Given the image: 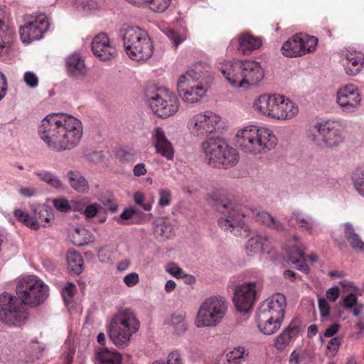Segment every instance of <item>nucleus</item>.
<instances>
[{
  "label": "nucleus",
  "mask_w": 364,
  "mask_h": 364,
  "mask_svg": "<svg viewBox=\"0 0 364 364\" xmlns=\"http://www.w3.org/2000/svg\"><path fill=\"white\" fill-rule=\"evenodd\" d=\"M146 101L155 114L161 118L174 115L178 110L176 95L166 90H150L146 92Z\"/></svg>",
  "instance_id": "nucleus-8"
},
{
  "label": "nucleus",
  "mask_w": 364,
  "mask_h": 364,
  "mask_svg": "<svg viewBox=\"0 0 364 364\" xmlns=\"http://www.w3.org/2000/svg\"><path fill=\"white\" fill-rule=\"evenodd\" d=\"M166 364H183L182 354L178 350H171L167 355Z\"/></svg>",
  "instance_id": "nucleus-53"
},
{
  "label": "nucleus",
  "mask_w": 364,
  "mask_h": 364,
  "mask_svg": "<svg viewBox=\"0 0 364 364\" xmlns=\"http://www.w3.org/2000/svg\"><path fill=\"white\" fill-rule=\"evenodd\" d=\"M75 286L72 282L67 283L66 286L62 289V295L66 304H69L74 294Z\"/></svg>",
  "instance_id": "nucleus-55"
},
{
  "label": "nucleus",
  "mask_w": 364,
  "mask_h": 364,
  "mask_svg": "<svg viewBox=\"0 0 364 364\" xmlns=\"http://www.w3.org/2000/svg\"><path fill=\"white\" fill-rule=\"evenodd\" d=\"M206 200L215 206L218 212L221 214L218 223L222 230L237 235L235 230L244 228L243 219L245 214L242 210L241 205L231 200H223L218 191L208 193Z\"/></svg>",
  "instance_id": "nucleus-6"
},
{
  "label": "nucleus",
  "mask_w": 364,
  "mask_h": 364,
  "mask_svg": "<svg viewBox=\"0 0 364 364\" xmlns=\"http://www.w3.org/2000/svg\"><path fill=\"white\" fill-rule=\"evenodd\" d=\"M154 234L160 240L170 238L173 235V228L166 218L157 220L154 226Z\"/></svg>",
  "instance_id": "nucleus-42"
},
{
  "label": "nucleus",
  "mask_w": 364,
  "mask_h": 364,
  "mask_svg": "<svg viewBox=\"0 0 364 364\" xmlns=\"http://www.w3.org/2000/svg\"><path fill=\"white\" fill-rule=\"evenodd\" d=\"M23 81L30 88H36L38 85V78L37 75L31 71H27L24 73Z\"/></svg>",
  "instance_id": "nucleus-56"
},
{
  "label": "nucleus",
  "mask_w": 364,
  "mask_h": 364,
  "mask_svg": "<svg viewBox=\"0 0 364 364\" xmlns=\"http://www.w3.org/2000/svg\"><path fill=\"white\" fill-rule=\"evenodd\" d=\"M36 175L43 181L48 183L54 188H60L63 186L60 179L52 172L41 171L36 173Z\"/></svg>",
  "instance_id": "nucleus-49"
},
{
  "label": "nucleus",
  "mask_w": 364,
  "mask_h": 364,
  "mask_svg": "<svg viewBox=\"0 0 364 364\" xmlns=\"http://www.w3.org/2000/svg\"><path fill=\"white\" fill-rule=\"evenodd\" d=\"M340 328L341 325L338 323H334L326 329L323 336L326 338L332 337L338 332Z\"/></svg>",
  "instance_id": "nucleus-64"
},
{
  "label": "nucleus",
  "mask_w": 364,
  "mask_h": 364,
  "mask_svg": "<svg viewBox=\"0 0 364 364\" xmlns=\"http://www.w3.org/2000/svg\"><path fill=\"white\" fill-rule=\"evenodd\" d=\"M68 269L75 274H80L84 269L83 259L77 252L70 250L67 254Z\"/></svg>",
  "instance_id": "nucleus-40"
},
{
  "label": "nucleus",
  "mask_w": 364,
  "mask_h": 364,
  "mask_svg": "<svg viewBox=\"0 0 364 364\" xmlns=\"http://www.w3.org/2000/svg\"><path fill=\"white\" fill-rule=\"evenodd\" d=\"M48 29L49 22L45 14L26 16L24 24L19 28L21 40L26 44L40 40Z\"/></svg>",
  "instance_id": "nucleus-12"
},
{
  "label": "nucleus",
  "mask_w": 364,
  "mask_h": 364,
  "mask_svg": "<svg viewBox=\"0 0 364 364\" xmlns=\"http://www.w3.org/2000/svg\"><path fill=\"white\" fill-rule=\"evenodd\" d=\"M68 176L70 186L77 192L85 193L88 191V183L83 176L71 171L68 173Z\"/></svg>",
  "instance_id": "nucleus-43"
},
{
  "label": "nucleus",
  "mask_w": 364,
  "mask_h": 364,
  "mask_svg": "<svg viewBox=\"0 0 364 364\" xmlns=\"http://www.w3.org/2000/svg\"><path fill=\"white\" fill-rule=\"evenodd\" d=\"M225 141L221 139H208L202 144V150L208 163L218 167Z\"/></svg>",
  "instance_id": "nucleus-22"
},
{
  "label": "nucleus",
  "mask_w": 364,
  "mask_h": 364,
  "mask_svg": "<svg viewBox=\"0 0 364 364\" xmlns=\"http://www.w3.org/2000/svg\"><path fill=\"white\" fill-rule=\"evenodd\" d=\"M262 41L259 37L254 36L249 33H242L238 37V50L243 53L259 48Z\"/></svg>",
  "instance_id": "nucleus-31"
},
{
  "label": "nucleus",
  "mask_w": 364,
  "mask_h": 364,
  "mask_svg": "<svg viewBox=\"0 0 364 364\" xmlns=\"http://www.w3.org/2000/svg\"><path fill=\"white\" fill-rule=\"evenodd\" d=\"M68 75L76 81H83L87 76V68L82 56L78 53L68 55L65 58Z\"/></svg>",
  "instance_id": "nucleus-20"
},
{
  "label": "nucleus",
  "mask_w": 364,
  "mask_h": 364,
  "mask_svg": "<svg viewBox=\"0 0 364 364\" xmlns=\"http://www.w3.org/2000/svg\"><path fill=\"white\" fill-rule=\"evenodd\" d=\"M55 208L62 213H67L71 210L79 211L83 208V205L76 200L69 202L65 197L60 196L51 200Z\"/></svg>",
  "instance_id": "nucleus-38"
},
{
  "label": "nucleus",
  "mask_w": 364,
  "mask_h": 364,
  "mask_svg": "<svg viewBox=\"0 0 364 364\" xmlns=\"http://www.w3.org/2000/svg\"><path fill=\"white\" fill-rule=\"evenodd\" d=\"M136 6H146L154 13H163L171 5L172 0H127Z\"/></svg>",
  "instance_id": "nucleus-34"
},
{
  "label": "nucleus",
  "mask_w": 364,
  "mask_h": 364,
  "mask_svg": "<svg viewBox=\"0 0 364 364\" xmlns=\"http://www.w3.org/2000/svg\"><path fill=\"white\" fill-rule=\"evenodd\" d=\"M221 152L218 166H223L225 168L232 167L238 162L239 154L237 150L230 146L226 141L224 142Z\"/></svg>",
  "instance_id": "nucleus-35"
},
{
  "label": "nucleus",
  "mask_w": 364,
  "mask_h": 364,
  "mask_svg": "<svg viewBox=\"0 0 364 364\" xmlns=\"http://www.w3.org/2000/svg\"><path fill=\"white\" fill-rule=\"evenodd\" d=\"M271 119L286 121L295 117L299 113L297 105L288 97L278 93Z\"/></svg>",
  "instance_id": "nucleus-16"
},
{
  "label": "nucleus",
  "mask_w": 364,
  "mask_h": 364,
  "mask_svg": "<svg viewBox=\"0 0 364 364\" xmlns=\"http://www.w3.org/2000/svg\"><path fill=\"white\" fill-rule=\"evenodd\" d=\"M277 95H278V93H264L259 95L253 102L254 109L257 113L271 118L274 108Z\"/></svg>",
  "instance_id": "nucleus-27"
},
{
  "label": "nucleus",
  "mask_w": 364,
  "mask_h": 364,
  "mask_svg": "<svg viewBox=\"0 0 364 364\" xmlns=\"http://www.w3.org/2000/svg\"><path fill=\"white\" fill-rule=\"evenodd\" d=\"M285 306L286 297L283 294L277 293L267 298L261 305L258 312L283 321Z\"/></svg>",
  "instance_id": "nucleus-18"
},
{
  "label": "nucleus",
  "mask_w": 364,
  "mask_h": 364,
  "mask_svg": "<svg viewBox=\"0 0 364 364\" xmlns=\"http://www.w3.org/2000/svg\"><path fill=\"white\" fill-rule=\"evenodd\" d=\"M254 216L258 222L275 230H282L283 225L277 218H274L270 213L264 210H258L253 212Z\"/></svg>",
  "instance_id": "nucleus-41"
},
{
  "label": "nucleus",
  "mask_w": 364,
  "mask_h": 364,
  "mask_svg": "<svg viewBox=\"0 0 364 364\" xmlns=\"http://www.w3.org/2000/svg\"><path fill=\"white\" fill-rule=\"evenodd\" d=\"M69 237L76 246H84L92 242L93 235L83 227H73L69 230Z\"/></svg>",
  "instance_id": "nucleus-32"
},
{
  "label": "nucleus",
  "mask_w": 364,
  "mask_h": 364,
  "mask_svg": "<svg viewBox=\"0 0 364 364\" xmlns=\"http://www.w3.org/2000/svg\"><path fill=\"white\" fill-rule=\"evenodd\" d=\"M259 287L257 282H245L236 286L233 293L232 302L235 309L241 313L250 311L255 306Z\"/></svg>",
  "instance_id": "nucleus-13"
},
{
  "label": "nucleus",
  "mask_w": 364,
  "mask_h": 364,
  "mask_svg": "<svg viewBox=\"0 0 364 364\" xmlns=\"http://www.w3.org/2000/svg\"><path fill=\"white\" fill-rule=\"evenodd\" d=\"M340 294V289L338 287H333L328 289L326 291V298L332 301L335 302L338 298Z\"/></svg>",
  "instance_id": "nucleus-63"
},
{
  "label": "nucleus",
  "mask_w": 364,
  "mask_h": 364,
  "mask_svg": "<svg viewBox=\"0 0 364 364\" xmlns=\"http://www.w3.org/2000/svg\"><path fill=\"white\" fill-rule=\"evenodd\" d=\"M199 75L193 70L181 75L177 81V92L181 100L187 104L200 102L205 95L207 89L198 82Z\"/></svg>",
  "instance_id": "nucleus-9"
},
{
  "label": "nucleus",
  "mask_w": 364,
  "mask_h": 364,
  "mask_svg": "<svg viewBox=\"0 0 364 364\" xmlns=\"http://www.w3.org/2000/svg\"><path fill=\"white\" fill-rule=\"evenodd\" d=\"M341 346V339L338 337L332 338L328 343L327 350L331 356H335Z\"/></svg>",
  "instance_id": "nucleus-57"
},
{
  "label": "nucleus",
  "mask_w": 364,
  "mask_h": 364,
  "mask_svg": "<svg viewBox=\"0 0 364 364\" xmlns=\"http://www.w3.org/2000/svg\"><path fill=\"white\" fill-rule=\"evenodd\" d=\"M96 364H121L122 355L117 351L107 348H100L95 353Z\"/></svg>",
  "instance_id": "nucleus-36"
},
{
  "label": "nucleus",
  "mask_w": 364,
  "mask_h": 364,
  "mask_svg": "<svg viewBox=\"0 0 364 364\" xmlns=\"http://www.w3.org/2000/svg\"><path fill=\"white\" fill-rule=\"evenodd\" d=\"M336 97L338 105L346 112H354L361 102L358 89L353 85L341 87L337 91Z\"/></svg>",
  "instance_id": "nucleus-15"
},
{
  "label": "nucleus",
  "mask_w": 364,
  "mask_h": 364,
  "mask_svg": "<svg viewBox=\"0 0 364 364\" xmlns=\"http://www.w3.org/2000/svg\"><path fill=\"white\" fill-rule=\"evenodd\" d=\"M12 31L5 21L3 12L0 10V58L6 60L11 53L10 39Z\"/></svg>",
  "instance_id": "nucleus-29"
},
{
  "label": "nucleus",
  "mask_w": 364,
  "mask_h": 364,
  "mask_svg": "<svg viewBox=\"0 0 364 364\" xmlns=\"http://www.w3.org/2000/svg\"><path fill=\"white\" fill-rule=\"evenodd\" d=\"M33 230H38L41 227L50 226L51 222L54 220V214L52 209L46 205H38L32 208Z\"/></svg>",
  "instance_id": "nucleus-26"
},
{
  "label": "nucleus",
  "mask_w": 364,
  "mask_h": 364,
  "mask_svg": "<svg viewBox=\"0 0 364 364\" xmlns=\"http://www.w3.org/2000/svg\"><path fill=\"white\" fill-rule=\"evenodd\" d=\"M81 122L64 113L48 114L39 127V136L51 151L61 152L70 150L80 142L82 136Z\"/></svg>",
  "instance_id": "nucleus-2"
},
{
  "label": "nucleus",
  "mask_w": 364,
  "mask_h": 364,
  "mask_svg": "<svg viewBox=\"0 0 364 364\" xmlns=\"http://www.w3.org/2000/svg\"><path fill=\"white\" fill-rule=\"evenodd\" d=\"M306 257L304 252L298 247H295L294 252H290L287 256V261L296 266L297 269L306 273L309 272V269L305 264Z\"/></svg>",
  "instance_id": "nucleus-44"
},
{
  "label": "nucleus",
  "mask_w": 364,
  "mask_h": 364,
  "mask_svg": "<svg viewBox=\"0 0 364 364\" xmlns=\"http://www.w3.org/2000/svg\"><path fill=\"white\" fill-rule=\"evenodd\" d=\"M123 282L128 287H133L139 282V276L136 272H131L125 275Z\"/></svg>",
  "instance_id": "nucleus-58"
},
{
  "label": "nucleus",
  "mask_w": 364,
  "mask_h": 364,
  "mask_svg": "<svg viewBox=\"0 0 364 364\" xmlns=\"http://www.w3.org/2000/svg\"><path fill=\"white\" fill-rule=\"evenodd\" d=\"M305 355V352L300 349L294 350L291 352L289 358V364H300L304 356Z\"/></svg>",
  "instance_id": "nucleus-59"
},
{
  "label": "nucleus",
  "mask_w": 364,
  "mask_h": 364,
  "mask_svg": "<svg viewBox=\"0 0 364 364\" xmlns=\"http://www.w3.org/2000/svg\"><path fill=\"white\" fill-rule=\"evenodd\" d=\"M235 139L240 150L251 156L264 154L277 144V138L272 129L256 124L240 128L236 132Z\"/></svg>",
  "instance_id": "nucleus-3"
},
{
  "label": "nucleus",
  "mask_w": 364,
  "mask_h": 364,
  "mask_svg": "<svg viewBox=\"0 0 364 364\" xmlns=\"http://www.w3.org/2000/svg\"><path fill=\"white\" fill-rule=\"evenodd\" d=\"M221 117L210 111L199 112L193 115L188 122L191 133L204 136L213 133L219 127Z\"/></svg>",
  "instance_id": "nucleus-14"
},
{
  "label": "nucleus",
  "mask_w": 364,
  "mask_h": 364,
  "mask_svg": "<svg viewBox=\"0 0 364 364\" xmlns=\"http://www.w3.org/2000/svg\"><path fill=\"white\" fill-rule=\"evenodd\" d=\"M282 321L276 320L269 315L257 313V327L265 335H272L276 333L281 327Z\"/></svg>",
  "instance_id": "nucleus-30"
},
{
  "label": "nucleus",
  "mask_w": 364,
  "mask_h": 364,
  "mask_svg": "<svg viewBox=\"0 0 364 364\" xmlns=\"http://www.w3.org/2000/svg\"><path fill=\"white\" fill-rule=\"evenodd\" d=\"M351 180L355 191L364 198V166L357 168L353 171Z\"/></svg>",
  "instance_id": "nucleus-45"
},
{
  "label": "nucleus",
  "mask_w": 364,
  "mask_h": 364,
  "mask_svg": "<svg viewBox=\"0 0 364 364\" xmlns=\"http://www.w3.org/2000/svg\"><path fill=\"white\" fill-rule=\"evenodd\" d=\"M171 203V191L168 188H161L159 191L158 204L161 207L168 206Z\"/></svg>",
  "instance_id": "nucleus-52"
},
{
  "label": "nucleus",
  "mask_w": 364,
  "mask_h": 364,
  "mask_svg": "<svg viewBox=\"0 0 364 364\" xmlns=\"http://www.w3.org/2000/svg\"><path fill=\"white\" fill-rule=\"evenodd\" d=\"M165 35L170 40L172 46L176 48L187 39L188 31L186 29L176 31L168 29L165 31Z\"/></svg>",
  "instance_id": "nucleus-47"
},
{
  "label": "nucleus",
  "mask_w": 364,
  "mask_h": 364,
  "mask_svg": "<svg viewBox=\"0 0 364 364\" xmlns=\"http://www.w3.org/2000/svg\"><path fill=\"white\" fill-rule=\"evenodd\" d=\"M271 250L272 242L267 236H253L248 240L245 245V252L249 257H253L260 252L269 254Z\"/></svg>",
  "instance_id": "nucleus-24"
},
{
  "label": "nucleus",
  "mask_w": 364,
  "mask_h": 364,
  "mask_svg": "<svg viewBox=\"0 0 364 364\" xmlns=\"http://www.w3.org/2000/svg\"><path fill=\"white\" fill-rule=\"evenodd\" d=\"M48 291V286L36 276L19 279L16 287L18 298L6 292L0 294V321L9 326L24 323L28 312L23 304L38 306L46 300Z\"/></svg>",
  "instance_id": "nucleus-1"
},
{
  "label": "nucleus",
  "mask_w": 364,
  "mask_h": 364,
  "mask_svg": "<svg viewBox=\"0 0 364 364\" xmlns=\"http://www.w3.org/2000/svg\"><path fill=\"white\" fill-rule=\"evenodd\" d=\"M166 324L168 331L174 336H181L188 330L186 316L183 312H174L166 319Z\"/></svg>",
  "instance_id": "nucleus-28"
},
{
  "label": "nucleus",
  "mask_w": 364,
  "mask_h": 364,
  "mask_svg": "<svg viewBox=\"0 0 364 364\" xmlns=\"http://www.w3.org/2000/svg\"><path fill=\"white\" fill-rule=\"evenodd\" d=\"M87 160L93 164L100 163L104 159L102 151H92L86 155Z\"/></svg>",
  "instance_id": "nucleus-61"
},
{
  "label": "nucleus",
  "mask_w": 364,
  "mask_h": 364,
  "mask_svg": "<svg viewBox=\"0 0 364 364\" xmlns=\"http://www.w3.org/2000/svg\"><path fill=\"white\" fill-rule=\"evenodd\" d=\"M314 129L318 134H311L309 138L320 146L334 148L344 141L343 132L338 124L328 122H318Z\"/></svg>",
  "instance_id": "nucleus-10"
},
{
  "label": "nucleus",
  "mask_w": 364,
  "mask_h": 364,
  "mask_svg": "<svg viewBox=\"0 0 364 364\" xmlns=\"http://www.w3.org/2000/svg\"><path fill=\"white\" fill-rule=\"evenodd\" d=\"M242 60H225L220 64V70L228 82L235 88L242 87Z\"/></svg>",
  "instance_id": "nucleus-21"
},
{
  "label": "nucleus",
  "mask_w": 364,
  "mask_h": 364,
  "mask_svg": "<svg viewBox=\"0 0 364 364\" xmlns=\"http://www.w3.org/2000/svg\"><path fill=\"white\" fill-rule=\"evenodd\" d=\"M100 206L97 204L88 205L83 211V213L86 218H93L95 216L99 211Z\"/></svg>",
  "instance_id": "nucleus-62"
},
{
  "label": "nucleus",
  "mask_w": 364,
  "mask_h": 364,
  "mask_svg": "<svg viewBox=\"0 0 364 364\" xmlns=\"http://www.w3.org/2000/svg\"><path fill=\"white\" fill-rule=\"evenodd\" d=\"M119 34L126 54L132 60L144 63L152 56L154 45L146 31L138 26H126L120 29Z\"/></svg>",
  "instance_id": "nucleus-4"
},
{
  "label": "nucleus",
  "mask_w": 364,
  "mask_h": 364,
  "mask_svg": "<svg viewBox=\"0 0 364 364\" xmlns=\"http://www.w3.org/2000/svg\"><path fill=\"white\" fill-rule=\"evenodd\" d=\"M294 328H287L278 335L274 340V346L279 350H284L291 339Z\"/></svg>",
  "instance_id": "nucleus-48"
},
{
  "label": "nucleus",
  "mask_w": 364,
  "mask_h": 364,
  "mask_svg": "<svg viewBox=\"0 0 364 364\" xmlns=\"http://www.w3.org/2000/svg\"><path fill=\"white\" fill-rule=\"evenodd\" d=\"M344 236L347 242L354 251L358 253H364V242L360 236L355 232L352 224L346 223L344 225Z\"/></svg>",
  "instance_id": "nucleus-33"
},
{
  "label": "nucleus",
  "mask_w": 364,
  "mask_h": 364,
  "mask_svg": "<svg viewBox=\"0 0 364 364\" xmlns=\"http://www.w3.org/2000/svg\"><path fill=\"white\" fill-rule=\"evenodd\" d=\"M152 141L156 153L167 160H172L174 149L171 141L166 138L164 131L161 127H156L152 135Z\"/></svg>",
  "instance_id": "nucleus-23"
},
{
  "label": "nucleus",
  "mask_w": 364,
  "mask_h": 364,
  "mask_svg": "<svg viewBox=\"0 0 364 364\" xmlns=\"http://www.w3.org/2000/svg\"><path fill=\"white\" fill-rule=\"evenodd\" d=\"M290 223L299 225V227L309 234H311L315 227L314 218L309 215H306L301 212H294L290 218Z\"/></svg>",
  "instance_id": "nucleus-37"
},
{
  "label": "nucleus",
  "mask_w": 364,
  "mask_h": 364,
  "mask_svg": "<svg viewBox=\"0 0 364 364\" xmlns=\"http://www.w3.org/2000/svg\"><path fill=\"white\" fill-rule=\"evenodd\" d=\"M249 356V351L242 346H236L226 354L228 364H243Z\"/></svg>",
  "instance_id": "nucleus-39"
},
{
  "label": "nucleus",
  "mask_w": 364,
  "mask_h": 364,
  "mask_svg": "<svg viewBox=\"0 0 364 364\" xmlns=\"http://www.w3.org/2000/svg\"><path fill=\"white\" fill-rule=\"evenodd\" d=\"M342 60L346 73L354 76L361 70L364 64V56L360 52L347 50Z\"/></svg>",
  "instance_id": "nucleus-25"
},
{
  "label": "nucleus",
  "mask_w": 364,
  "mask_h": 364,
  "mask_svg": "<svg viewBox=\"0 0 364 364\" xmlns=\"http://www.w3.org/2000/svg\"><path fill=\"white\" fill-rule=\"evenodd\" d=\"M140 328V322L135 313L129 309L116 313L108 326L110 341L118 348H127Z\"/></svg>",
  "instance_id": "nucleus-5"
},
{
  "label": "nucleus",
  "mask_w": 364,
  "mask_h": 364,
  "mask_svg": "<svg viewBox=\"0 0 364 364\" xmlns=\"http://www.w3.org/2000/svg\"><path fill=\"white\" fill-rule=\"evenodd\" d=\"M134 200L136 205L141 207L144 210L149 211L152 208L154 198L149 202L145 201V194L143 192H136L133 196Z\"/></svg>",
  "instance_id": "nucleus-51"
},
{
  "label": "nucleus",
  "mask_w": 364,
  "mask_h": 364,
  "mask_svg": "<svg viewBox=\"0 0 364 364\" xmlns=\"http://www.w3.org/2000/svg\"><path fill=\"white\" fill-rule=\"evenodd\" d=\"M343 302V306L346 309H350L355 316L358 317L360 315L364 306L363 304H358L356 294L353 293L349 294L344 297Z\"/></svg>",
  "instance_id": "nucleus-46"
},
{
  "label": "nucleus",
  "mask_w": 364,
  "mask_h": 364,
  "mask_svg": "<svg viewBox=\"0 0 364 364\" xmlns=\"http://www.w3.org/2000/svg\"><path fill=\"white\" fill-rule=\"evenodd\" d=\"M319 313L321 317H327L330 312V306L326 299L319 298L318 301Z\"/></svg>",
  "instance_id": "nucleus-60"
},
{
  "label": "nucleus",
  "mask_w": 364,
  "mask_h": 364,
  "mask_svg": "<svg viewBox=\"0 0 364 364\" xmlns=\"http://www.w3.org/2000/svg\"><path fill=\"white\" fill-rule=\"evenodd\" d=\"M228 309V301L225 296H208L198 306L194 324L198 328L215 327L223 321Z\"/></svg>",
  "instance_id": "nucleus-7"
},
{
  "label": "nucleus",
  "mask_w": 364,
  "mask_h": 364,
  "mask_svg": "<svg viewBox=\"0 0 364 364\" xmlns=\"http://www.w3.org/2000/svg\"><path fill=\"white\" fill-rule=\"evenodd\" d=\"M14 215L17 220L22 223L26 226L33 230V226L36 225L33 223V215H29L27 212L21 209H16L14 212Z\"/></svg>",
  "instance_id": "nucleus-50"
},
{
  "label": "nucleus",
  "mask_w": 364,
  "mask_h": 364,
  "mask_svg": "<svg viewBox=\"0 0 364 364\" xmlns=\"http://www.w3.org/2000/svg\"><path fill=\"white\" fill-rule=\"evenodd\" d=\"M166 271L176 278H183L186 275L184 271L174 263L167 264Z\"/></svg>",
  "instance_id": "nucleus-54"
},
{
  "label": "nucleus",
  "mask_w": 364,
  "mask_h": 364,
  "mask_svg": "<svg viewBox=\"0 0 364 364\" xmlns=\"http://www.w3.org/2000/svg\"><path fill=\"white\" fill-rule=\"evenodd\" d=\"M318 38L306 33H296L287 40L282 45V53L289 58L303 56L316 50Z\"/></svg>",
  "instance_id": "nucleus-11"
},
{
  "label": "nucleus",
  "mask_w": 364,
  "mask_h": 364,
  "mask_svg": "<svg viewBox=\"0 0 364 364\" xmlns=\"http://www.w3.org/2000/svg\"><path fill=\"white\" fill-rule=\"evenodd\" d=\"M242 87L248 88L259 85L264 77V70L255 60H242Z\"/></svg>",
  "instance_id": "nucleus-17"
},
{
  "label": "nucleus",
  "mask_w": 364,
  "mask_h": 364,
  "mask_svg": "<svg viewBox=\"0 0 364 364\" xmlns=\"http://www.w3.org/2000/svg\"><path fill=\"white\" fill-rule=\"evenodd\" d=\"M91 49L95 56L102 60H109L117 55V50L110 43L108 36L101 33L95 36L91 43Z\"/></svg>",
  "instance_id": "nucleus-19"
}]
</instances>
